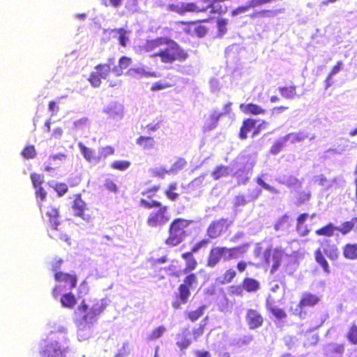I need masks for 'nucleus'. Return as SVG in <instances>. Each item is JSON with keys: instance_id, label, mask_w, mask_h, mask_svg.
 Wrapping results in <instances>:
<instances>
[{"instance_id": "1", "label": "nucleus", "mask_w": 357, "mask_h": 357, "mask_svg": "<svg viewBox=\"0 0 357 357\" xmlns=\"http://www.w3.org/2000/svg\"><path fill=\"white\" fill-rule=\"evenodd\" d=\"M108 305L107 299L84 301L75 310V322L77 328L79 340H85L91 335V328L96 317Z\"/></svg>"}, {"instance_id": "51", "label": "nucleus", "mask_w": 357, "mask_h": 357, "mask_svg": "<svg viewBox=\"0 0 357 357\" xmlns=\"http://www.w3.org/2000/svg\"><path fill=\"white\" fill-rule=\"evenodd\" d=\"M170 86H171V84L167 83V82L159 81V82L153 83L151 86V91H160V90L165 89Z\"/></svg>"}, {"instance_id": "23", "label": "nucleus", "mask_w": 357, "mask_h": 357, "mask_svg": "<svg viewBox=\"0 0 357 357\" xmlns=\"http://www.w3.org/2000/svg\"><path fill=\"white\" fill-rule=\"evenodd\" d=\"M240 108L241 111L245 114L257 115L265 112V109H264L261 106L252 103L247 105L241 104Z\"/></svg>"}, {"instance_id": "48", "label": "nucleus", "mask_w": 357, "mask_h": 357, "mask_svg": "<svg viewBox=\"0 0 357 357\" xmlns=\"http://www.w3.org/2000/svg\"><path fill=\"white\" fill-rule=\"evenodd\" d=\"M347 338L352 344H357V326H351L348 332Z\"/></svg>"}, {"instance_id": "35", "label": "nucleus", "mask_w": 357, "mask_h": 357, "mask_svg": "<svg viewBox=\"0 0 357 357\" xmlns=\"http://www.w3.org/2000/svg\"><path fill=\"white\" fill-rule=\"evenodd\" d=\"M61 303L63 307L72 308L76 303V299L74 295L68 293L62 296Z\"/></svg>"}, {"instance_id": "63", "label": "nucleus", "mask_w": 357, "mask_h": 357, "mask_svg": "<svg viewBox=\"0 0 357 357\" xmlns=\"http://www.w3.org/2000/svg\"><path fill=\"white\" fill-rule=\"evenodd\" d=\"M130 63H131V59L126 56H122L119 61V66L122 69H125V68H128L129 66V65L130 64Z\"/></svg>"}, {"instance_id": "49", "label": "nucleus", "mask_w": 357, "mask_h": 357, "mask_svg": "<svg viewBox=\"0 0 357 357\" xmlns=\"http://www.w3.org/2000/svg\"><path fill=\"white\" fill-rule=\"evenodd\" d=\"M31 179L33 185L36 189L40 187V185L44 181V178H43V175L35 174V173L31 174Z\"/></svg>"}, {"instance_id": "16", "label": "nucleus", "mask_w": 357, "mask_h": 357, "mask_svg": "<svg viewBox=\"0 0 357 357\" xmlns=\"http://www.w3.org/2000/svg\"><path fill=\"white\" fill-rule=\"evenodd\" d=\"M222 116V113H219L217 110H213L208 118L206 119L203 130L204 132L210 131L217 127L220 118Z\"/></svg>"}, {"instance_id": "26", "label": "nucleus", "mask_w": 357, "mask_h": 357, "mask_svg": "<svg viewBox=\"0 0 357 357\" xmlns=\"http://www.w3.org/2000/svg\"><path fill=\"white\" fill-rule=\"evenodd\" d=\"M245 251V246H240L233 248H227L225 247L226 260L238 258L240 255L243 254Z\"/></svg>"}, {"instance_id": "31", "label": "nucleus", "mask_w": 357, "mask_h": 357, "mask_svg": "<svg viewBox=\"0 0 357 357\" xmlns=\"http://www.w3.org/2000/svg\"><path fill=\"white\" fill-rule=\"evenodd\" d=\"M107 112L113 116L121 117L123 116V108L121 104L111 103L107 107Z\"/></svg>"}, {"instance_id": "50", "label": "nucleus", "mask_w": 357, "mask_h": 357, "mask_svg": "<svg viewBox=\"0 0 357 357\" xmlns=\"http://www.w3.org/2000/svg\"><path fill=\"white\" fill-rule=\"evenodd\" d=\"M257 183L261 186L264 189L269 191L271 193L278 194V191L274 188L273 187L271 186L270 185L267 184L261 177H257L256 180Z\"/></svg>"}, {"instance_id": "55", "label": "nucleus", "mask_w": 357, "mask_h": 357, "mask_svg": "<svg viewBox=\"0 0 357 357\" xmlns=\"http://www.w3.org/2000/svg\"><path fill=\"white\" fill-rule=\"evenodd\" d=\"M100 79H102L100 75L95 71L91 74L89 82L91 85L94 87H98L100 85Z\"/></svg>"}, {"instance_id": "27", "label": "nucleus", "mask_w": 357, "mask_h": 357, "mask_svg": "<svg viewBox=\"0 0 357 357\" xmlns=\"http://www.w3.org/2000/svg\"><path fill=\"white\" fill-rule=\"evenodd\" d=\"M343 255L346 259H357V243L347 244L343 248Z\"/></svg>"}, {"instance_id": "41", "label": "nucleus", "mask_w": 357, "mask_h": 357, "mask_svg": "<svg viewBox=\"0 0 357 357\" xmlns=\"http://www.w3.org/2000/svg\"><path fill=\"white\" fill-rule=\"evenodd\" d=\"M336 230V227L330 223L328 225L317 229L316 234L319 236H332L334 231Z\"/></svg>"}, {"instance_id": "9", "label": "nucleus", "mask_w": 357, "mask_h": 357, "mask_svg": "<svg viewBox=\"0 0 357 357\" xmlns=\"http://www.w3.org/2000/svg\"><path fill=\"white\" fill-rule=\"evenodd\" d=\"M166 38H158L154 40H148L144 50L146 52L151 53V56H160Z\"/></svg>"}, {"instance_id": "17", "label": "nucleus", "mask_w": 357, "mask_h": 357, "mask_svg": "<svg viewBox=\"0 0 357 357\" xmlns=\"http://www.w3.org/2000/svg\"><path fill=\"white\" fill-rule=\"evenodd\" d=\"M78 146L84 158L89 162L97 164L100 162L98 154L96 155L95 151L86 147L82 143L79 142Z\"/></svg>"}, {"instance_id": "44", "label": "nucleus", "mask_w": 357, "mask_h": 357, "mask_svg": "<svg viewBox=\"0 0 357 357\" xmlns=\"http://www.w3.org/2000/svg\"><path fill=\"white\" fill-rule=\"evenodd\" d=\"M130 166V162L127 160H115L111 165L113 169L120 171H125Z\"/></svg>"}, {"instance_id": "42", "label": "nucleus", "mask_w": 357, "mask_h": 357, "mask_svg": "<svg viewBox=\"0 0 357 357\" xmlns=\"http://www.w3.org/2000/svg\"><path fill=\"white\" fill-rule=\"evenodd\" d=\"M197 284V279L195 274H190L185 277L183 281V284L181 285H184L188 289H192Z\"/></svg>"}, {"instance_id": "21", "label": "nucleus", "mask_w": 357, "mask_h": 357, "mask_svg": "<svg viewBox=\"0 0 357 357\" xmlns=\"http://www.w3.org/2000/svg\"><path fill=\"white\" fill-rule=\"evenodd\" d=\"M323 252L327 256L330 260L337 259L340 252L337 247L335 244L328 243V241H326L325 244H323Z\"/></svg>"}, {"instance_id": "33", "label": "nucleus", "mask_w": 357, "mask_h": 357, "mask_svg": "<svg viewBox=\"0 0 357 357\" xmlns=\"http://www.w3.org/2000/svg\"><path fill=\"white\" fill-rule=\"evenodd\" d=\"M344 351V346L336 343H331L326 347L325 351L328 356L333 354H342Z\"/></svg>"}, {"instance_id": "40", "label": "nucleus", "mask_w": 357, "mask_h": 357, "mask_svg": "<svg viewBox=\"0 0 357 357\" xmlns=\"http://www.w3.org/2000/svg\"><path fill=\"white\" fill-rule=\"evenodd\" d=\"M149 171L153 176L160 178H164L166 174H169V169L163 166L151 168Z\"/></svg>"}, {"instance_id": "24", "label": "nucleus", "mask_w": 357, "mask_h": 357, "mask_svg": "<svg viewBox=\"0 0 357 357\" xmlns=\"http://www.w3.org/2000/svg\"><path fill=\"white\" fill-rule=\"evenodd\" d=\"M136 144L146 150H150L154 148L155 141L153 137L140 136L136 140Z\"/></svg>"}, {"instance_id": "43", "label": "nucleus", "mask_w": 357, "mask_h": 357, "mask_svg": "<svg viewBox=\"0 0 357 357\" xmlns=\"http://www.w3.org/2000/svg\"><path fill=\"white\" fill-rule=\"evenodd\" d=\"M50 185L57 192L59 196L63 195L68 191V186L66 183H58L52 181L50 183Z\"/></svg>"}, {"instance_id": "52", "label": "nucleus", "mask_w": 357, "mask_h": 357, "mask_svg": "<svg viewBox=\"0 0 357 357\" xmlns=\"http://www.w3.org/2000/svg\"><path fill=\"white\" fill-rule=\"evenodd\" d=\"M166 328L163 326H160L155 328L149 336V339L153 340L161 337L165 332Z\"/></svg>"}, {"instance_id": "38", "label": "nucleus", "mask_w": 357, "mask_h": 357, "mask_svg": "<svg viewBox=\"0 0 357 357\" xmlns=\"http://www.w3.org/2000/svg\"><path fill=\"white\" fill-rule=\"evenodd\" d=\"M187 162L186 161L183 159L180 158L177 161H176L169 169V174H176L179 171L183 169L185 166L186 165Z\"/></svg>"}, {"instance_id": "13", "label": "nucleus", "mask_w": 357, "mask_h": 357, "mask_svg": "<svg viewBox=\"0 0 357 357\" xmlns=\"http://www.w3.org/2000/svg\"><path fill=\"white\" fill-rule=\"evenodd\" d=\"M246 321L250 329H255L262 325L263 318L257 311L249 310L246 315Z\"/></svg>"}, {"instance_id": "22", "label": "nucleus", "mask_w": 357, "mask_h": 357, "mask_svg": "<svg viewBox=\"0 0 357 357\" xmlns=\"http://www.w3.org/2000/svg\"><path fill=\"white\" fill-rule=\"evenodd\" d=\"M253 165H254L252 163H250L249 165L245 167L246 169H245L243 172H242L241 169H238L234 173L237 178L238 184H245L248 182L251 176L250 169L252 168Z\"/></svg>"}, {"instance_id": "20", "label": "nucleus", "mask_w": 357, "mask_h": 357, "mask_svg": "<svg viewBox=\"0 0 357 357\" xmlns=\"http://www.w3.org/2000/svg\"><path fill=\"white\" fill-rule=\"evenodd\" d=\"M218 6L215 3L208 6L206 8L199 7L194 3H184V13L186 12H202L211 9V13H220L217 8Z\"/></svg>"}, {"instance_id": "8", "label": "nucleus", "mask_w": 357, "mask_h": 357, "mask_svg": "<svg viewBox=\"0 0 357 357\" xmlns=\"http://www.w3.org/2000/svg\"><path fill=\"white\" fill-rule=\"evenodd\" d=\"M190 294L188 288H186L184 285H179L178 293L172 302V306L176 310L181 308L182 305H185L188 302Z\"/></svg>"}, {"instance_id": "62", "label": "nucleus", "mask_w": 357, "mask_h": 357, "mask_svg": "<svg viewBox=\"0 0 357 357\" xmlns=\"http://www.w3.org/2000/svg\"><path fill=\"white\" fill-rule=\"evenodd\" d=\"M170 10L175 11L179 14H184V3H180L176 5H171Z\"/></svg>"}, {"instance_id": "15", "label": "nucleus", "mask_w": 357, "mask_h": 357, "mask_svg": "<svg viewBox=\"0 0 357 357\" xmlns=\"http://www.w3.org/2000/svg\"><path fill=\"white\" fill-rule=\"evenodd\" d=\"M129 74L136 78H142L153 77H158L159 75L155 72H151L149 70V68L146 66H141L138 68H133L129 70Z\"/></svg>"}, {"instance_id": "53", "label": "nucleus", "mask_w": 357, "mask_h": 357, "mask_svg": "<svg viewBox=\"0 0 357 357\" xmlns=\"http://www.w3.org/2000/svg\"><path fill=\"white\" fill-rule=\"evenodd\" d=\"M285 144L282 137L279 139L271 147V152L275 155L278 154Z\"/></svg>"}, {"instance_id": "18", "label": "nucleus", "mask_w": 357, "mask_h": 357, "mask_svg": "<svg viewBox=\"0 0 357 357\" xmlns=\"http://www.w3.org/2000/svg\"><path fill=\"white\" fill-rule=\"evenodd\" d=\"M86 208L85 202L81 199L80 195H78L75 201L73 206V208L74 210L75 215L79 217H81L84 220H89L90 216L89 215H85L84 213V211Z\"/></svg>"}, {"instance_id": "61", "label": "nucleus", "mask_w": 357, "mask_h": 357, "mask_svg": "<svg viewBox=\"0 0 357 357\" xmlns=\"http://www.w3.org/2000/svg\"><path fill=\"white\" fill-rule=\"evenodd\" d=\"M271 311L273 313V314L278 319H283L286 317L285 312L280 308L273 307L271 308Z\"/></svg>"}, {"instance_id": "6", "label": "nucleus", "mask_w": 357, "mask_h": 357, "mask_svg": "<svg viewBox=\"0 0 357 357\" xmlns=\"http://www.w3.org/2000/svg\"><path fill=\"white\" fill-rule=\"evenodd\" d=\"M46 215L49 218L50 224L52 227V231L50 234V236L53 238H56L59 237L61 240L68 242V237L66 234H57V226L59 225V222L58 220L59 212L55 207H49L47 208L46 210L44 211Z\"/></svg>"}, {"instance_id": "47", "label": "nucleus", "mask_w": 357, "mask_h": 357, "mask_svg": "<svg viewBox=\"0 0 357 357\" xmlns=\"http://www.w3.org/2000/svg\"><path fill=\"white\" fill-rule=\"evenodd\" d=\"M204 309L205 306H201L196 310L189 312L188 318L192 321L197 320L200 317L203 315Z\"/></svg>"}, {"instance_id": "36", "label": "nucleus", "mask_w": 357, "mask_h": 357, "mask_svg": "<svg viewBox=\"0 0 357 357\" xmlns=\"http://www.w3.org/2000/svg\"><path fill=\"white\" fill-rule=\"evenodd\" d=\"M66 158L67 155L63 153H57L50 155L48 160L50 165L59 167L66 160Z\"/></svg>"}, {"instance_id": "46", "label": "nucleus", "mask_w": 357, "mask_h": 357, "mask_svg": "<svg viewBox=\"0 0 357 357\" xmlns=\"http://www.w3.org/2000/svg\"><path fill=\"white\" fill-rule=\"evenodd\" d=\"M280 91L281 95L286 98H294L296 94L295 86L282 87Z\"/></svg>"}, {"instance_id": "10", "label": "nucleus", "mask_w": 357, "mask_h": 357, "mask_svg": "<svg viewBox=\"0 0 357 357\" xmlns=\"http://www.w3.org/2000/svg\"><path fill=\"white\" fill-rule=\"evenodd\" d=\"M227 219L221 218L210 224L207 229V234L211 238L218 237L223 229L227 227Z\"/></svg>"}, {"instance_id": "28", "label": "nucleus", "mask_w": 357, "mask_h": 357, "mask_svg": "<svg viewBox=\"0 0 357 357\" xmlns=\"http://www.w3.org/2000/svg\"><path fill=\"white\" fill-rule=\"evenodd\" d=\"M256 123V121L250 119L244 121L243 126L241 128V132L239 134L240 137L241 139L247 138V133L255 127Z\"/></svg>"}, {"instance_id": "12", "label": "nucleus", "mask_w": 357, "mask_h": 357, "mask_svg": "<svg viewBox=\"0 0 357 357\" xmlns=\"http://www.w3.org/2000/svg\"><path fill=\"white\" fill-rule=\"evenodd\" d=\"M283 252L280 250H268L264 253V258L268 264L273 263L272 269L276 270L280 265Z\"/></svg>"}, {"instance_id": "45", "label": "nucleus", "mask_w": 357, "mask_h": 357, "mask_svg": "<svg viewBox=\"0 0 357 357\" xmlns=\"http://www.w3.org/2000/svg\"><path fill=\"white\" fill-rule=\"evenodd\" d=\"M114 153V149L113 147L110 146H107L105 147L100 148L98 150V158H100V161L102 159L106 158L107 156L113 155Z\"/></svg>"}, {"instance_id": "64", "label": "nucleus", "mask_w": 357, "mask_h": 357, "mask_svg": "<svg viewBox=\"0 0 357 357\" xmlns=\"http://www.w3.org/2000/svg\"><path fill=\"white\" fill-rule=\"evenodd\" d=\"M248 199H246L243 195H237L234 199V206H243L247 203Z\"/></svg>"}, {"instance_id": "4", "label": "nucleus", "mask_w": 357, "mask_h": 357, "mask_svg": "<svg viewBox=\"0 0 357 357\" xmlns=\"http://www.w3.org/2000/svg\"><path fill=\"white\" fill-rule=\"evenodd\" d=\"M189 225V222L184 219L175 220L169 228V236L166 240V243L175 246L182 242L185 238L187 233L185 229Z\"/></svg>"}, {"instance_id": "57", "label": "nucleus", "mask_w": 357, "mask_h": 357, "mask_svg": "<svg viewBox=\"0 0 357 357\" xmlns=\"http://www.w3.org/2000/svg\"><path fill=\"white\" fill-rule=\"evenodd\" d=\"M118 33H119L118 40L119 41V43L122 46L125 47L126 45V43H127L128 40V38L126 36L127 35V32L124 29H120L118 31Z\"/></svg>"}, {"instance_id": "30", "label": "nucleus", "mask_w": 357, "mask_h": 357, "mask_svg": "<svg viewBox=\"0 0 357 357\" xmlns=\"http://www.w3.org/2000/svg\"><path fill=\"white\" fill-rule=\"evenodd\" d=\"M314 257L317 262L322 267L324 271L328 274L330 273L329 265L320 248L315 251Z\"/></svg>"}, {"instance_id": "56", "label": "nucleus", "mask_w": 357, "mask_h": 357, "mask_svg": "<svg viewBox=\"0 0 357 357\" xmlns=\"http://www.w3.org/2000/svg\"><path fill=\"white\" fill-rule=\"evenodd\" d=\"M250 8H253L252 6L250 5V1L243 6H240L232 11V15L236 16L247 12Z\"/></svg>"}, {"instance_id": "2", "label": "nucleus", "mask_w": 357, "mask_h": 357, "mask_svg": "<svg viewBox=\"0 0 357 357\" xmlns=\"http://www.w3.org/2000/svg\"><path fill=\"white\" fill-rule=\"evenodd\" d=\"M70 340L68 329L63 325L50 326L45 339L40 344V357H66L68 352Z\"/></svg>"}, {"instance_id": "34", "label": "nucleus", "mask_w": 357, "mask_h": 357, "mask_svg": "<svg viewBox=\"0 0 357 357\" xmlns=\"http://www.w3.org/2000/svg\"><path fill=\"white\" fill-rule=\"evenodd\" d=\"M355 225H356L357 227V218H353L351 221L344 222L340 227H337L336 230L340 231L342 234H347L355 227Z\"/></svg>"}, {"instance_id": "54", "label": "nucleus", "mask_w": 357, "mask_h": 357, "mask_svg": "<svg viewBox=\"0 0 357 357\" xmlns=\"http://www.w3.org/2000/svg\"><path fill=\"white\" fill-rule=\"evenodd\" d=\"M22 155L25 158H33L36 155V150L33 146H29L24 149Z\"/></svg>"}, {"instance_id": "5", "label": "nucleus", "mask_w": 357, "mask_h": 357, "mask_svg": "<svg viewBox=\"0 0 357 357\" xmlns=\"http://www.w3.org/2000/svg\"><path fill=\"white\" fill-rule=\"evenodd\" d=\"M169 220V215L166 206L160 207L151 211L147 219V224L151 227H161Z\"/></svg>"}, {"instance_id": "14", "label": "nucleus", "mask_w": 357, "mask_h": 357, "mask_svg": "<svg viewBox=\"0 0 357 357\" xmlns=\"http://www.w3.org/2000/svg\"><path fill=\"white\" fill-rule=\"evenodd\" d=\"M54 278L57 282H65V287L68 289H71L76 286L77 278L75 275L58 272L55 273Z\"/></svg>"}, {"instance_id": "7", "label": "nucleus", "mask_w": 357, "mask_h": 357, "mask_svg": "<svg viewBox=\"0 0 357 357\" xmlns=\"http://www.w3.org/2000/svg\"><path fill=\"white\" fill-rule=\"evenodd\" d=\"M319 301V298L314 294L310 293H304L300 303L297 305L295 309V314H298L301 317L302 310L307 307H313Z\"/></svg>"}, {"instance_id": "32", "label": "nucleus", "mask_w": 357, "mask_h": 357, "mask_svg": "<svg viewBox=\"0 0 357 357\" xmlns=\"http://www.w3.org/2000/svg\"><path fill=\"white\" fill-rule=\"evenodd\" d=\"M307 137V135H305L304 132H299L289 133L286 136L283 137L282 139H284L285 143H287L288 141H289L291 143H295L301 142Z\"/></svg>"}, {"instance_id": "19", "label": "nucleus", "mask_w": 357, "mask_h": 357, "mask_svg": "<svg viewBox=\"0 0 357 357\" xmlns=\"http://www.w3.org/2000/svg\"><path fill=\"white\" fill-rule=\"evenodd\" d=\"M276 181L280 184L292 188H298L301 185V182L296 178L290 175L280 176L276 178Z\"/></svg>"}, {"instance_id": "60", "label": "nucleus", "mask_w": 357, "mask_h": 357, "mask_svg": "<svg viewBox=\"0 0 357 357\" xmlns=\"http://www.w3.org/2000/svg\"><path fill=\"white\" fill-rule=\"evenodd\" d=\"M141 205L145 208H150L152 207H160L161 203L157 201L148 202L145 199L141 200Z\"/></svg>"}, {"instance_id": "59", "label": "nucleus", "mask_w": 357, "mask_h": 357, "mask_svg": "<svg viewBox=\"0 0 357 357\" xmlns=\"http://www.w3.org/2000/svg\"><path fill=\"white\" fill-rule=\"evenodd\" d=\"M261 193V190L257 188H255L249 191L248 195V201L251 202L256 199Z\"/></svg>"}, {"instance_id": "29", "label": "nucleus", "mask_w": 357, "mask_h": 357, "mask_svg": "<svg viewBox=\"0 0 357 357\" xmlns=\"http://www.w3.org/2000/svg\"><path fill=\"white\" fill-rule=\"evenodd\" d=\"M230 172L231 171L229 167L224 165H220L215 167V169L212 172L211 176L214 180H218L222 177L227 176L229 175Z\"/></svg>"}, {"instance_id": "11", "label": "nucleus", "mask_w": 357, "mask_h": 357, "mask_svg": "<svg viewBox=\"0 0 357 357\" xmlns=\"http://www.w3.org/2000/svg\"><path fill=\"white\" fill-rule=\"evenodd\" d=\"M223 258L226 260V255L225 253V247H215L211 250L208 260L207 266L208 267H214L220 260Z\"/></svg>"}, {"instance_id": "58", "label": "nucleus", "mask_w": 357, "mask_h": 357, "mask_svg": "<svg viewBox=\"0 0 357 357\" xmlns=\"http://www.w3.org/2000/svg\"><path fill=\"white\" fill-rule=\"evenodd\" d=\"M104 186L108 190L112 192H116L118 190V187L116 183L111 180L110 178H106L104 183Z\"/></svg>"}, {"instance_id": "39", "label": "nucleus", "mask_w": 357, "mask_h": 357, "mask_svg": "<svg viewBox=\"0 0 357 357\" xmlns=\"http://www.w3.org/2000/svg\"><path fill=\"white\" fill-rule=\"evenodd\" d=\"M259 287V282L254 279L245 278L243 281V288L248 291H255Z\"/></svg>"}, {"instance_id": "37", "label": "nucleus", "mask_w": 357, "mask_h": 357, "mask_svg": "<svg viewBox=\"0 0 357 357\" xmlns=\"http://www.w3.org/2000/svg\"><path fill=\"white\" fill-rule=\"evenodd\" d=\"M182 258L186 261V269L192 271L197 266V261L192 256V252H185L182 255Z\"/></svg>"}, {"instance_id": "25", "label": "nucleus", "mask_w": 357, "mask_h": 357, "mask_svg": "<svg viewBox=\"0 0 357 357\" xmlns=\"http://www.w3.org/2000/svg\"><path fill=\"white\" fill-rule=\"evenodd\" d=\"M114 65V59H110L108 63L100 64L96 67V72L102 79H106L111 70V66Z\"/></svg>"}, {"instance_id": "3", "label": "nucleus", "mask_w": 357, "mask_h": 357, "mask_svg": "<svg viewBox=\"0 0 357 357\" xmlns=\"http://www.w3.org/2000/svg\"><path fill=\"white\" fill-rule=\"evenodd\" d=\"M188 56L187 53L174 40L167 39L160 54V59L163 63H172L174 61H184Z\"/></svg>"}]
</instances>
